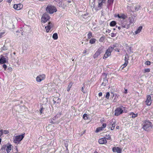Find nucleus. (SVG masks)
I'll return each mask as SVG.
<instances>
[{"label":"nucleus","mask_w":153,"mask_h":153,"mask_svg":"<svg viewBox=\"0 0 153 153\" xmlns=\"http://www.w3.org/2000/svg\"><path fill=\"white\" fill-rule=\"evenodd\" d=\"M125 107L121 106L120 107L117 108L115 111L114 115L118 116L122 114L125 110Z\"/></svg>","instance_id":"f257e3e1"},{"label":"nucleus","mask_w":153,"mask_h":153,"mask_svg":"<svg viewBox=\"0 0 153 153\" xmlns=\"http://www.w3.org/2000/svg\"><path fill=\"white\" fill-rule=\"evenodd\" d=\"M4 55V56L1 55L0 56V63L1 64H4L8 62V53H5Z\"/></svg>","instance_id":"f03ea898"},{"label":"nucleus","mask_w":153,"mask_h":153,"mask_svg":"<svg viewBox=\"0 0 153 153\" xmlns=\"http://www.w3.org/2000/svg\"><path fill=\"white\" fill-rule=\"evenodd\" d=\"M46 10L48 13L50 14H52L56 12V9L54 6L51 5H48L46 8Z\"/></svg>","instance_id":"7ed1b4c3"},{"label":"nucleus","mask_w":153,"mask_h":153,"mask_svg":"<svg viewBox=\"0 0 153 153\" xmlns=\"http://www.w3.org/2000/svg\"><path fill=\"white\" fill-rule=\"evenodd\" d=\"M143 123V128L145 130H147L148 129L152 127V123L149 121H145Z\"/></svg>","instance_id":"20e7f679"},{"label":"nucleus","mask_w":153,"mask_h":153,"mask_svg":"<svg viewBox=\"0 0 153 153\" xmlns=\"http://www.w3.org/2000/svg\"><path fill=\"white\" fill-rule=\"evenodd\" d=\"M114 48V47L112 48V47H109L108 49L106 50L104 55L103 58L104 59H106L109 56L111 55V52L112 51L113 49Z\"/></svg>","instance_id":"39448f33"},{"label":"nucleus","mask_w":153,"mask_h":153,"mask_svg":"<svg viewBox=\"0 0 153 153\" xmlns=\"http://www.w3.org/2000/svg\"><path fill=\"white\" fill-rule=\"evenodd\" d=\"M120 25H121L122 28L123 29L126 28L128 29L130 27L129 24H128V22L125 21H121Z\"/></svg>","instance_id":"423d86ee"},{"label":"nucleus","mask_w":153,"mask_h":153,"mask_svg":"<svg viewBox=\"0 0 153 153\" xmlns=\"http://www.w3.org/2000/svg\"><path fill=\"white\" fill-rule=\"evenodd\" d=\"M45 78V75L44 74H42L38 75L36 78V80L38 82H40Z\"/></svg>","instance_id":"0eeeda50"},{"label":"nucleus","mask_w":153,"mask_h":153,"mask_svg":"<svg viewBox=\"0 0 153 153\" xmlns=\"http://www.w3.org/2000/svg\"><path fill=\"white\" fill-rule=\"evenodd\" d=\"M25 136V134H23L21 135H19L16 137L14 140V142L15 143H19L22 140Z\"/></svg>","instance_id":"6e6552de"},{"label":"nucleus","mask_w":153,"mask_h":153,"mask_svg":"<svg viewBox=\"0 0 153 153\" xmlns=\"http://www.w3.org/2000/svg\"><path fill=\"white\" fill-rule=\"evenodd\" d=\"M98 3L97 10H99L102 7L103 5L105 4L106 0H97Z\"/></svg>","instance_id":"1a4fd4ad"},{"label":"nucleus","mask_w":153,"mask_h":153,"mask_svg":"<svg viewBox=\"0 0 153 153\" xmlns=\"http://www.w3.org/2000/svg\"><path fill=\"white\" fill-rule=\"evenodd\" d=\"M50 18L48 14L46 13L44 14L42 17V22L45 23Z\"/></svg>","instance_id":"9d476101"},{"label":"nucleus","mask_w":153,"mask_h":153,"mask_svg":"<svg viewBox=\"0 0 153 153\" xmlns=\"http://www.w3.org/2000/svg\"><path fill=\"white\" fill-rule=\"evenodd\" d=\"M112 94V95H111V98L112 97V100L114 102H116L118 98L119 95L118 94H114L111 93Z\"/></svg>","instance_id":"9b49d317"},{"label":"nucleus","mask_w":153,"mask_h":153,"mask_svg":"<svg viewBox=\"0 0 153 153\" xmlns=\"http://www.w3.org/2000/svg\"><path fill=\"white\" fill-rule=\"evenodd\" d=\"M146 104L148 106H149L152 103V100H151V97L150 95H148L147 96V100L146 101Z\"/></svg>","instance_id":"f8f14e48"},{"label":"nucleus","mask_w":153,"mask_h":153,"mask_svg":"<svg viewBox=\"0 0 153 153\" xmlns=\"http://www.w3.org/2000/svg\"><path fill=\"white\" fill-rule=\"evenodd\" d=\"M2 149H6V150L8 153L10 152L11 150V145L6 146V145L3 146L2 147Z\"/></svg>","instance_id":"ddd939ff"},{"label":"nucleus","mask_w":153,"mask_h":153,"mask_svg":"<svg viewBox=\"0 0 153 153\" xmlns=\"http://www.w3.org/2000/svg\"><path fill=\"white\" fill-rule=\"evenodd\" d=\"M22 7L23 5L21 4H15L13 6V8L17 10H19Z\"/></svg>","instance_id":"4468645a"},{"label":"nucleus","mask_w":153,"mask_h":153,"mask_svg":"<svg viewBox=\"0 0 153 153\" xmlns=\"http://www.w3.org/2000/svg\"><path fill=\"white\" fill-rule=\"evenodd\" d=\"M53 24L51 23V22H49L48 23V25L45 27V28L47 33H48L49 32L51 28L53 27Z\"/></svg>","instance_id":"2eb2a0df"},{"label":"nucleus","mask_w":153,"mask_h":153,"mask_svg":"<svg viewBox=\"0 0 153 153\" xmlns=\"http://www.w3.org/2000/svg\"><path fill=\"white\" fill-rule=\"evenodd\" d=\"M98 143L101 144H105L107 143V141L105 138H102L99 139Z\"/></svg>","instance_id":"dca6fc26"},{"label":"nucleus","mask_w":153,"mask_h":153,"mask_svg":"<svg viewBox=\"0 0 153 153\" xmlns=\"http://www.w3.org/2000/svg\"><path fill=\"white\" fill-rule=\"evenodd\" d=\"M112 151L114 152H116L117 153H121L122 149L118 147H114L112 149Z\"/></svg>","instance_id":"f3484780"},{"label":"nucleus","mask_w":153,"mask_h":153,"mask_svg":"<svg viewBox=\"0 0 153 153\" xmlns=\"http://www.w3.org/2000/svg\"><path fill=\"white\" fill-rule=\"evenodd\" d=\"M115 123H116V122H115V121L114 122H113V121H112L111 123L110 124L109 127H110L111 129V130H113L114 129V127L116 125Z\"/></svg>","instance_id":"a211bd4d"},{"label":"nucleus","mask_w":153,"mask_h":153,"mask_svg":"<svg viewBox=\"0 0 153 153\" xmlns=\"http://www.w3.org/2000/svg\"><path fill=\"white\" fill-rule=\"evenodd\" d=\"M128 20L129 21V23H128V24H129V26L131 25H133L134 22V19L132 16H131L129 17Z\"/></svg>","instance_id":"6ab92c4d"},{"label":"nucleus","mask_w":153,"mask_h":153,"mask_svg":"<svg viewBox=\"0 0 153 153\" xmlns=\"http://www.w3.org/2000/svg\"><path fill=\"white\" fill-rule=\"evenodd\" d=\"M117 16L119 18L122 19H125L127 17V15L123 14H118Z\"/></svg>","instance_id":"aec40b11"},{"label":"nucleus","mask_w":153,"mask_h":153,"mask_svg":"<svg viewBox=\"0 0 153 153\" xmlns=\"http://www.w3.org/2000/svg\"><path fill=\"white\" fill-rule=\"evenodd\" d=\"M132 7L134 8L135 11H137L140 9V5L135 4Z\"/></svg>","instance_id":"412c9836"},{"label":"nucleus","mask_w":153,"mask_h":153,"mask_svg":"<svg viewBox=\"0 0 153 153\" xmlns=\"http://www.w3.org/2000/svg\"><path fill=\"white\" fill-rule=\"evenodd\" d=\"M142 29V26H140L138 29L135 32V33L136 34H137L139 33L141 31Z\"/></svg>","instance_id":"4be33fe9"},{"label":"nucleus","mask_w":153,"mask_h":153,"mask_svg":"<svg viewBox=\"0 0 153 153\" xmlns=\"http://www.w3.org/2000/svg\"><path fill=\"white\" fill-rule=\"evenodd\" d=\"M104 48L103 47L101 46L99 48L97 51L100 54H101L103 52Z\"/></svg>","instance_id":"5701e85b"},{"label":"nucleus","mask_w":153,"mask_h":153,"mask_svg":"<svg viewBox=\"0 0 153 153\" xmlns=\"http://www.w3.org/2000/svg\"><path fill=\"white\" fill-rule=\"evenodd\" d=\"M129 115L131 116L133 118H135L137 116V114H135L133 112H131L129 114Z\"/></svg>","instance_id":"b1692460"},{"label":"nucleus","mask_w":153,"mask_h":153,"mask_svg":"<svg viewBox=\"0 0 153 153\" xmlns=\"http://www.w3.org/2000/svg\"><path fill=\"white\" fill-rule=\"evenodd\" d=\"M125 63L123 65V67H126L127 65V64L128 63V59L126 58V57H125Z\"/></svg>","instance_id":"393cba45"},{"label":"nucleus","mask_w":153,"mask_h":153,"mask_svg":"<svg viewBox=\"0 0 153 153\" xmlns=\"http://www.w3.org/2000/svg\"><path fill=\"white\" fill-rule=\"evenodd\" d=\"M72 85H73V83L71 82H70L69 84L68 85V87L67 88V91H68V92L70 91L71 88V87L72 86Z\"/></svg>","instance_id":"a878e982"},{"label":"nucleus","mask_w":153,"mask_h":153,"mask_svg":"<svg viewBox=\"0 0 153 153\" xmlns=\"http://www.w3.org/2000/svg\"><path fill=\"white\" fill-rule=\"evenodd\" d=\"M97 51H96L95 53L94 54L93 57L94 58H97L98 56L100 54Z\"/></svg>","instance_id":"bb28decb"},{"label":"nucleus","mask_w":153,"mask_h":153,"mask_svg":"<svg viewBox=\"0 0 153 153\" xmlns=\"http://www.w3.org/2000/svg\"><path fill=\"white\" fill-rule=\"evenodd\" d=\"M53 38L54 39H57L58 38L57 34L56 33H54L53 35Z\"/></svg>","instance_id":"cd10ccee"},{"label":"nucleus","mask_w":153,"mask_h":153,"mask_svg":"<svg viewBox=\"0 0 153 153\" xmlns=\"http://www.w3.org/2000/svg\"><path fill=\"white\" fill-rule=\"evenodd\" d=\"M103 129V128H102L101 127H98L97 128L96 130V132L97 133H98L101 130H102Z\"/></svg>","instance_id":"c85d7f7f"},{"label":"nucleus","mask_w":153,"mask_h":153,"mask_svg":"<svg viewBox=\"0 0 153 153\" xmlns=\"http://www.w3.org/2000/svg\"><path fill=\"white\" fill-rule=\"evenodd\" d=\"M116 22L115 21H112L110 23V25L111 26H114L116 25Z\"/></svg>","instance_id":"c756f323"},{"label":"nucleus","mask_w":153,"mask_h":153,"mask_svg":"<svg viewBox=\"0 0 153 153\" xmlns=\"http://www.w3.org/2000/svg\"><path fill=\"white\" fill-rule=\"evenodd\" d=\"M82 16L83 18H85L89 16V14L87 13L85 14H82Z\"/></svg>","instance_id":"7c9ffc66"},{"label":"nucleus","mask_w":153,"mask_h":153,"mask_svg":"<svg viewBox=\"0 0 153 153\" xmlns=\"http://www.w3.org/2000/svg\"><path fill=\"white\" fill-rule=\"evenodd\" d=\"M83 118L85 120H86L88 119V115L86 114H84L83 116Z\"/></svg>","instance_id":"2f4dec72"},{"label":"nucleus","mask_w":153,"mask_h":153,"mask_svg":"<svg viewBox=\"0 0 153 153\" xmlns=\"http://www.w3.org/2000/svg\"><path fill=\"white\" fill-rule=\"evenodd\" d=\"M110 97V93L109 92H107L106 93V95L105 96V97L107 99H108Z\"/></svg>","instance_id":"473e14b6"},{"label":"nucleus","mask_w":153,"mask_h":153,"mask_svg":"<svg viewBox=\"0 0 153 153\" xmlns=\"http://www.w3.org/2000/svg\"><path fill=\"white\" fill-rule=\"evenodd\" d=\"M95 39H91L90 40V43L91 44H94L95 42Z\"/></svg>","instance_id":"72a5a7b5"},{"label":"nucleus","mask_w":153,"mask_h":153,"mask_svg":"<svg viewBox=\"0 0 153 153\" xmlns=\"http://www.w3.org/2000/svg\"><path fill=\"white\" fill-rule=\"evenodd\" d=\"M4 68V70H8V72L11 71L12 70V68Z\"/></svg>","instance_id":"f704fd0d"},{"label":"nucleus","mask_w":153,"mask_h":153,"mask_svg":"<svg viewBox=\"0 0 153 153\" xmlns=\"http://www.w3.org/2000/svg\"><path fill=\"white\" fill-rule=\"evenodd\" d=\"M104 138H105L106 140H110L111 139V137L109 134L108 135H106Z\"/></svg>","instance_id":"c9c22d12"},{"label":"nucleus","mask_w":153,"mask_h":153,"mask_svg":"<svg viewBox=\"0 0 153 153\" xmlns=\"http://www.w3.org/2000/svg\"><path fill=\"white\" fill-rule=\"evenodd\" d=\"M114 0H108V4L109 5H110L113 3Z\"/></svg>","instance_id":"e433bc0d"},{"label":"nucleus","mask_w":153,"mask_h":153,"mask_svg":"<svg viewBox=\"0 0 153 153\" xmlns=\"http://www.w3.org/2000/svg\"><path fill=\"white\" fill-rule=\"evenodd\" d=\"M92 36V33L91 32H89L88 34V39H90Z\"/></svg>","instance_id":"4c0bfd02"},{"label":"nucleus","mask_w":153,"mask_h":153,"mask_svg":"<svg viewBox=\"0 0 153 153\" xmlns=\"http://www.w3.org/2000/svg\"><path fill=\"white\" fill-rule=\"evenodd\" d=\"M2 50L3 51L7 50V48L4 45L2 48Z\"/></svg>","instance_id":"58836bf2"},{"label":"nucleus","mask_w":153,"mask_h":153,"mask_svg":"<svg viewBox=\"0 0 153 153\" xmlns=\"http://www.w3.org/2000/svg\"><path fill=\"white\" fill-rule=\"evenodd\" d=\"M145 64L147 65H149L151 64V62L149 61H147L145 62Z\"/></svg>","instance_id":"ea45409f"},{"label":"nucleus","mask_w":153,"mask_h":153,"mask_svg":"<svg viewBox=\"0 0 153 153\" xmlns=\"http://www.w3.org/2000/svg\"><path fill=\"white\" fill-rule=\"evenodd\" d=\"M9 131H7V130H3V134H7L9 133Z\"/></svg>","instance_id":"a19ab883"},{"label":"nucleus","mask_w":153,"mask_h":153,"mask_svg":"<svg viewBox=\"0 0 153 153\" xmlns=\"http://www.w3.org/2000/svg\"><path fill=\"white\" fill-rule=\"evenodd\" d=\"M104 81H105V83L104 82H102V85H105V83H107V82H108V80L106 79H105L104 80Z\"/></svg>","instance_id":"79ce46f5"},{"label":"nucleus","mask_w":153,"mask_h":153,"mask_svg":"<svg viewBox=\"0 0 153 153\" xmlns=\"http://www.w3.org/2000/svg\"><path fill=\"white\" fill-rule=\"evenodd\" d=\"M150 71V69L149 68L146 69L144 70V73L149 72Z\"/></svg>","instance_id":"37998d69"},{"label":"nucleus","mask_w":153,"mask_h":153,"mask_svg":"<svg viewBox=\"0 0 153 153\" xmlns=\"http://www.w3.org/2000/svg\"><path fill=\"white\" fill-rule=\"evenodd\" d=\"M117 28L119 30H120V31L121 32H122L123 31V28H122V27L121 25H120V26H118Z\"/></svg>","instance_id":"c03bdc74"},{"label":"nucleus","mask_w":153,"mask_h":153,"mask_svg":"<svg viewBox=\"0 0 153 153\" xmlns=\"http://www.w3.org/2000/svg\"><path fill=\"white\" fill-rule=\"evenodd\" d=\"M106 123H103L102 124V126L101 127L102 128H103V129L104 128H105L106 127Z\"/></svg>","instance_id":"a18cd8bd"},{"label":"nucleus","mask_w":153,"mask_h":153,"mask_svg":"<svg viewBox=\"0 0 153 153\" xmlns=\"http://www.w3.org/2000/svg\"><path fill=\"white\" fill-rule=\"evenodd\" d=\"M116 34L114 33H111V36L112 37H114L116 36Z\"/></svg>","instance_id":"49530a36"},{"label":"nucleus","mask_w":153,"mask_h":153,"mask_svg":"<svg viewBox=\"0 0 153 153\" xmlns=\"http://www.w3.org/2000/svg\"><path fill=\"white\" fill-rule=\"evenodd\" d=\"M56 99H57V98L55 97H54V98H53V102L54 104H55V103H56V101L55 100Z\"/></svg>","instance_id":"de8ad7c7"},{"label":"nucleus","mask_w":153,"mask_h":153,"mask_svg":"<svg viewBox=\"0 0 153 153\" xmlns=\"http://www.w3.org/2000/svg\"><path fill=\"white\" fill-rule=\"evenodd\" d=\"M4 32H2V33H0V38H1V37H2L3 35H4Z\"/></svg>","instance_id":"09e8293b"},{"label":"nucleus","mask_w":153,"mask_h":153,"mask_svg":"<svg viewBox=\"0 0 153 153\" xmlns=\"http://www.w3.org/2000/svg\"><path fill=\"white\" fill-rule=\"evenodd\" d=\"M3 130L1 129L0 131V137L3 134Z\"/></svg>","instance_id":"8fccbe9b"},{"label":"nucleus","mask_w":153,"mask_h":153,"mask_svg":"<svg viewBox=\"0 0 153 153\" xmlns=\"http://www.w3.org/2000/svg\"><path fill=\"white\" fill-rule=\"evenodd\" d=\"M44 109V108L42 107L40 110V111L41 114L43 113V111Z\"/></svg>","instance_id":"3c124183"},{"label":"nucleus","mask_w":153,"mask_h":153,"mask_svg":"<svg viewBox=\"0 0 153 153\" xmlns=\"http://www.w3.org/2000/svg\"><path fill=\"white\" fill-rule=\"evenodd\" d=\"M84 87H82V88H81V90L82 91L83 93H85V92H84Z\"/></svg>","instance_id":"603ef678"},{"label":"nucleus","mask_w":153,"mask_h":153,"mask_svg":"<svg viewBox=\"0 0 153 153\" xmlns=\"http://www.w3.org/2000/svg\"><path fill=\"white\" fill-rule=\"evenodd\" d=\"M60 101V100L59 98H58L57 100H56V103H59Z\"/></svg>","instance_id":"864d4df0"},{"label":"nucleus","mask_w":153,"mask_h":153,"mask_svg":"<svg viewBox=\"0 0 153 153\" xmlns=\"http://www.w3.org/2000/svg\"><path fill=\"white\" fill-rule=\"evenodd\" d=\"M98 95L99 97H101L102 95V93L101 92L99 93L98 94Z\"/></svg>","instance_id":"5fc2aeb1"},{"label":"nucleus","mask_w":153,"mask_h":153,"mask_svg":"<svg viewBox=\"0 0 153 153\" xmlns=\"http://www.w3.org/2000/svg\"><path fill=\"white\" fill-rule=\"evenodd\" d=\"M65 147L66 148V151L67 150L68 151V145H67V144H65Z\"/></svg>","instance_id":"6e6d98bb"},{"label":"nucleus","mask_w":153,"mask_h":153,"mask_svg":"<svg viewBox=\"0 0 153 153\" xmlns=\"http://www.w3.org/2000/svg\"><path fill=\"white\" fill-rule=\"evenodd\" d=\"M127 89H125V92H124L125 93H126L127 92Z\"/></svg>","instance_id":"4d7b16f0"},{"label":"nucleus","mask_w":153,"mask_h":153,"mask_svg":"<svg viewBox=\"0 0 153 153\" xmlns=\"http://www.w3.org/2000/svg\"><path fill=\"white\" fill-rule=\"evenodd\" d=\"M3 67H7L6 65H5V64H4L3 65Z\"/></svg>","instance_id":"13d9d810"},{"label":"nucleus","mask_w":153,"mask_h":153,"mask_svg":"<svg viewBox=\"0 0 153 153\" xmlns=\"http://www.w3.org/2000/svg\"><path fill=\"white\" fill-rule=\"evenodd\" d=\"M116 128L117 129H118L119 128V126H117Z\"/></svg>","instance_id":"bf43d9fd"},{"label":"nucleus","mask_w":153,"mask_h":153,"mask_svg":"<svg viewBox=\"0 0 153 153\" xmlns=\"http://www.w3.org/2000/svg\"><path fill=\"white\" fill-rule=\"evenodd\" d=\"M14 28V25H12V28Z\"/></svg>","instance_id":"052dcab7"},{"label":"nucleus","mask_w":153,"mask_h":153,"mask_svg":"<svg viewBox=\"0 0 153 153\" xmlns=\"http://www.w3.org/2000/svg\"><path fill=\"white\" fill-rule=\"evenodd\" d=\"M12 1V0H8V1L10 2Z\"/></svg>","instance_id":"680f3d73"},{"label":"nucleus","mask_w":153,"mask_h":153,"mask_svg":"<svg viewBox=\"0 0 153 153\" xmlns=\"http://www.w3.org/2000/svg\"><path fill=\"white\" fill-rule=\"evenodd\" d=\"M1 139L0 138V144H1Z\"/></svg>","instance_id":"e2e57ef3"},{"label":"nucleus","mask_w":153,"mask_h":153,"mask_svg":"<svg viewBox=\"0 0 153 153\" xmlns=\"http://www.w3.org/2000/svg\"><path fill=\"white\" fill-rule=\"evenodd\" d=\"M16 32L17 33H18L19 32V31L18 30V31H16Z\"/></svg>","instance_id":"0e129e2a"},{"label":"nucleus","mask_w":153,"mask_h":153,"mask_svg":"<svg viewBox=\"0 0 153 153\" xmlns=\"http://www.w3.org/2000/svg\"><path fill=\"white\" fill-rule=\"evenodd\" d=\"M65 151H66V152H67V153H69V152H68V151H67H67H66V150H65Z\"/></svg>","instance_id":"69168bd1"},{"label":"nucleus","mask_w":153,"mask_h":153,"mask_svg":"<svg viewBox=\"0 0 153 153\" xmlns=\"http://www.w3.org/2000/svg\"><path fill=\"white\" fill-rule=\"evenodd\" d=\"M3 0H0V2H1Z\"/></svg>","instance_id":"338daca9"},{"label":"nucleus","mask_w":153,"mask_h":153,"mask_svg":"<svg viewBox=\"0 0 153 153\" xmlns=\"http://www.w3.org/2000/svg\"><path fill=\"white\" fill-rule=\"evenodd\" d=\"M94 153H98L97 152H95Z\"/></svg>","instance_id":"774afa93"}]
</instances>
